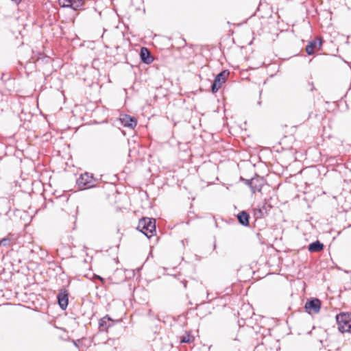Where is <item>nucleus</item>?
I'll list each match as a JSON object with an SVG mask.
<instances>
[{"label": "nucleus", "instance_id": "obj_1", "mask_svg": "<svg viewBox=\"0 0 351 351\" xmlns=\"http://www.w3.org/2000/svg\"><path fill=\"white\" fill-rule=\"evenodd\" d=\"M137 229L147 238H150L156 233V219L143 217L138 221Z\"/></svg>", "mask_w": 351, "mask_h": 351}, {"label": "nucleus", "instance_id": "obj_2", "mask_svg": "<svg viewBox=\"0 0 351 351\" xmlns=\"http://www.w3.org/2000/svg\"><path fill=\"white\" fill-rule=\"evenodd\" d=\"M335 318L339 332H351V313L341 312Z\"/></svg>", "mask_w": 351, "mask_h": 351}, {"label": "nucleus", "instance_id": "obj_3", "mask_svg": "<svg viewBox=\"0 0 351 351\" xmlns=\"http://www.w3.org/2000/svg\"><path fill=\"white\" fill-rule=\"evenodd\" d=\"M97 180L92 174L84 173L77 179L76 183L80 190L90 189L96 186Z\"/></svg>", "mask_w": 351, "mask_h": 351}, {"label": "nucleus", "instance_id": "obj_4", "mask_svg": "<svg viewBox=\"0 0 351 351\" xmlns=\"http://www.w3.org/2000/svg\"><path fill=\"white\" fill-rule=\"evenodd\" d=\"M321 301L318 298H311L305 303L304 308L308 314H317L321 309Z\"/></svg>", "mask_w": 351, "mask_h": 351}, {"label": "nucleus", "instance_id": "obj_5", "mask_svg": "<svg viewBox=\"0 0 351 351\" xmlns=\"http://www.w3.org/2000/svg\"><path fill=\"white\" fill-rule=\"evenodd\" d=\"M229 72L226 70L221 71L218 73L211 85V91L213 93H217L221 88V85L226 82V77H228Z\"/></svg>", "mask_w": 351, "mask_h": 351}, {"label": "nucleus", "instance_id": "obj_6", "mask_svg": "<svg viewBox=\"0 0 351 351\" xmlns=\"http://www.w3.org/2000/svg\"><path fill=\"white\" fill-rule=\"evenodd\" d=\"M271 208V205L265 200L264 202L254 209V217L256 219H262L269 214Z\"/></svg>", "mask_w": 351, "mask_h": 351}, {"label": "nucleus", "instance_id": "obj_7", "mask_svg": "<svg viewBox=\"0 0 351 351\" xmlns=\"http://www.w3.org/2000/svg\"><path fill=\"white\" fill-rule=\"evenodd\" d=\"M322 39L321 38H316L308 42L306 46V52L308 55L314 54L315 51L319 50L322 45Z\"/></svg>", "mask_w": 351, "mask_h": 351}, {"label": "nucleus", "instance_id": "obj_8", "mask_svg": "<svg viewBox=\"0 0 351 351\" xmlns=\"http://www.w3.org/2000/svg\"><path fill=\"white\" fill-rule=\"evenodd\" d=\"M119 321L117 320L116 322ZM115 321L109 315H106L99 320V330L101 332L107 331L108 329L114 326Z\"/></svg>", "mask_w": 351, "mask_h": 351}, {"label": "nucleus", "instance_id": "obj_9", "mask_svg": "<svg viewBox=\"0 0 351 351\" xmlns=\"http://www.w3.org/2000/svg\"><path fill=\"white\" fill-rule=\"evenodd\" d=\"M249 182L250 188L252 193H255L256 191H261L263 186L264 185V179L259 176H256L250 179Z\"/></svg>", "mask_w": 351, "mask_h": 351}, {"label": "nucleus", "instance_id": "obj_10", "mask_svg": "<svg viewBox=\"0 0 351 351\" xmlns=\"http://www.w3.org/2000/svg\"><path fill=\"white\" fill-rule=\"evenodd\" d=\"M58 302L61 309L65 310L69 303V293L65 289H60L57 295Z\"/></svg>", "mask_w": 351, "mask_h": 351}, {"label": "nucleus", "instance_id": "obj_11", "mask_svg": "<svg viewBox=\"0 0 351 351\" xmlns=\"http://www.w3.org/2000/svg\"><path fill=\"white\" fill-rule=\"evenodd\" d=\"M140 58L141 61L146 64H151L154 60L149 50L145 47L141 48Z\"/></svg>", "mask_w": 351, "mask_h": 351}, {"label": "nucleus", "instance_id": "obj_12", "mask_svg": "<svg viewBox=\"0 0 351 351\" xmlns=\"http://www.w3.org/2000/svg\"><path fill=\"white\" fill-rule=\"evenodd\" d=\"M121 121L123 126L132 129L134 128L137 125V120L136 119V118L128 114L123 115L121 118Z\"/></svg>", "mask_w": 351, "mask_h": 351}, {"label": "nucleus", "instance_id": "obj_13", "mask_svg": "<svg viewBox=\"0 0 351 351\" xmlns=\"http://www.w3.org/2000/svg\"><path fill=\"white\" fill-rule=\"evenodd\" d=\"M237 219L241 225L243 226H249L250 215L246 211L243 210L240 212L237 215Z\"/></svg>", "mask_w": 351, "mask_h": 351}, {"label": "nucleus", "instance_id": "obj_14", "mask_svg": "<svg viewBox=\"0 0 351 351\" xmlns=\"http://www.w3.org/2000/svg\"><path fill=\"white\" fill-rule=\"evenodd\" d=\"M324 247V244L317 240L310 243L308 246V250L310 252H321Z\"/></svg>", "mask_w": 351, "mask_h": 351}, {"label": "nucleus", "instance_id": "obj_15", "mask_svg": "<svg viewBox=\"0 0 351 351\" xmlns=\"http://www.w3.org/2000/svg\"><path fill=\"white\" fill-rule=\"evenodd\" d=\"M194 340V337L190 334H186L180 337V342L181 343H191Z\"/></svg>", "mask_w": 351, "mask_h": 351}, {"label": "nucleus", "instance_id": "obj_16", "mask_svg": "<svg viewBox=\"0 0 351 351\" xmlns=\"http://www.w3.org/2000/svg\"><path fill=\"white\" fill-rule=\"evenodd\" d=\"M1 80L2 82L6 85L13 81V79L11 78L9 74L1 73Z\"/></svg>", "mask_w": 351, "mask_h": 351}, {"label": "nucleus", "instance_id": "obj_17", "mask_svg": "<svg viewBox=\"0 0 351 351\" xmlns=\"http://www.w3.org/2000/svg\"><path fill=\"white\" fill-rule=\"evenodd\" d=\"M75 0H58L59 4L64 8H69Z\"/></svg>", "mask_w": 351, "mask_h": 351}, {"label": "nucleus", "instance_id": "obj_18", "mask_svg": "<svg viewBox=\"0 0 351 351\" xmlns=\"http://www.w3.org/2000/svg\"><path fill=\"white\" fill-rule=\"evenodd\" d=\"M11 239L9 237H5L0 240V246H10Z\"/></svg>", "mask_w": 351, "mask_h": 351}, {"label": "nucleus", "instance_id": "obj_19", "mask_svg": "<svg viewBox=\"0 0 351 351\" xmlns=\"http://www.w3.org/2000/svg\"><path fill=\"white\" fill-rule=\"evenodd\" d=\"M82 5V0H75L73 3H71V5L69 6V8H73V10H77L80 6Z\"/></svg>", "mask_w": 351, "mask_h": 351}, {"label": "nucleus", "instance_id": "obj_20", "mask_svg": "<svg viewBox=\"0 0 351 351\" xmlns=\"http://www.w3.org/2000/svg\"><path fill=\"white\" fill-rule=\"evenodd\" d=\"M241 180H243L246 185L250 186V182H249L250 180H247V179H244V178H241Z\"/></svg>", "mask_w": 351, "mask_h": 351}, {"label": "nucleus", "instance_id": "obj_21", "mask_svg": "<svg viewBox=\"0 0 351 351\" xmlns=\"http://www.w3.org/2000/svg\"><path fill=\"white\" fill-rule=\"evenodd\" d=\"M95 278L99 279V280H101V282H104V279L102 277L96 275V276H95Z\"/></svg>", "mask_w": 351, "mask_h": 351}, {"label": "nucleus", "instance_id": "obj_22", "mask_svg": "<svg viewBox=\"0 0 351 351\" xmlns=\"http://www.w3.org/2000/svg\"><path fill=\"white\" fill-rule=\"evenodd\" d=\"M209 295H210L209 293H207V299L209 300H212L213 298L212 299H209Z\"/></svg>", "mask_w": 351, "mask_h": 351}, {"label": "nucleus", "instance_id": "obj_23", "mask_svg": "<svg viewBox=\"0 0 351 351\" xmlns=\"http://www.w3.org/2000/svg\"><path fill=\"white\" fill-rule=\"evenodd\" d=\"M261 101H258V105L261 106Z\"/></svg>", "mask_w": 351, "mask_h": 351}]
</instances>
